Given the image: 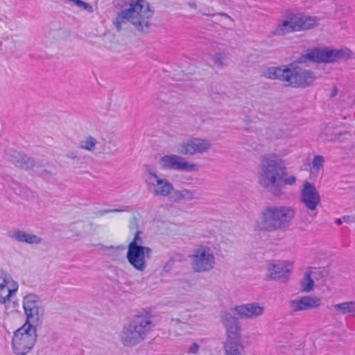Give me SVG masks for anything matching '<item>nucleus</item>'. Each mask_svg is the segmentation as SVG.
Here are the masks:
<instances>
[{
    "instance_id": "nucleus-15",
    "label": "nucleus",
    "mask_w": 355,
    "mask_h": 355,
    "mask_svg": "<svg viewBox=\"0 0 355 355\" xmlns=\"http://www.w3.org/2000/svg\"><path fill=\"white\" fill-rule=\"evenodd\" d=\"M152 249L141 245L126 258L128 263L137 270L143 272L146 269V258L150 259Z\"/></svg>"
},
{
    "instance_id": "nucleus-36",
    "label": "nucleus",
    "mask_w": 355,
    "mask_h": 355,
    "mask_svg": "<svg viewBox=\"0 0 355 355\" xmlns=\"http://www.w3.org/2000/svg\"><path fill=\"white\" fill-rule=\"evenodd\" d=\"M324 162V157L322 155H315L312 161V166L313 169L318 171L322 167V164Z\"/></svg>"
},
{
    "instance_id": "nucleus-9",
    "label": "nucleus",
    "mask_w": 355,
    "mask_h": 355,
    "mask_svg": "<svg viewBox=\"0 0 355 355\" xmlns=\"http://www.w3.org/2000/svg\"><path fill=\"white\" fill-rule=\"evenodd\" d=\"M346 56L349 57V53L342 49L314 47L307 49L305 53L297 58V62L302 63H332Z\"/></svg>"
},
{
    "instance_id": "nucleus-17",
    "label": "nucleus",
    "mask_w": 355,
    "mask_h": 355,
    "mask_svg": "<svg viewBox=\"0 0 355 355\" xmlns=\"http://www.w3.org/2000/svg\"><path fill=\"white\" fill-rule=\"evenodd\" d=\"M6 156L8 160L23 170L28 171L35 166V159L27 156L25 153L19 152L14 149L7 150Z\"/></svg>"
},
{
    "instance_id": "nucleus-30",
    "label": "nucleus",
    "mask_w": 355,
    "mask_h": 355,
    "mask_svg": "<svg viewBox=\"0 0 355 355\" xmlns=\"http://www.w3.org/2000/svg\"><path fill=\"white\" fill-rule=\"evenodd\" d=\"M314 282L311 279V272H306L301 282V287L303 291L309 292L313 290Z\"/></svg>"
},
{
    "instance_id": "nucleus-5",
    "label": "nucleus",
    "mask_w": 355,
    "mask_h": 355,
    "mask_svg": "<svg viewBox=\"0 0 355 355\" xmlns=\"http://www.w3.org/2000/svg\"><path fill=\"white\" fill-rule=\"evenodd\" d=\"M236 318L227 311L220 313V320L225 329L227 339L224 344L226 355H243L241 344V327Z\"/></svg>"
},
{
    "instance_id": "nucleus-19",
    "label": "nucleus",
    "mask_w": 355,
    "mask_h": 355,
    "mask_svg": "<svg viewBox=\"0 0 355 355\" xmlns=\"http://www.w3.org/2000/svg\"><path fill=\"white\" fill-rule=\"evenodd\" d=\"M320 201L319 193L315 186L306 181L301 192V202L310 210H315Z\"/></svg>"
},
{
    "instance_id": "nucleus-22",
    "label": "nucleus",
    "mask_w": 355,
    "mask_h": 355,
    "mask_svg": "<svg viewBox=\"0 0 355 355\" xmlns=\"http://www.w3.org/2000/svg\"><path fill=\"white\" fill-rule=\"evenodd\" d=\"M294 19L297 31L311 29L318 25V18L316 17L297 14L294 15Z\"/></svg>"
},
{
    "instance_id": "nucleus-7",
    "label": "nucleus",
    "mask_w": 355,
    "mask_h": 355,
    "mask_svg": "<svg viewBox=\"0 0 355 355\" xmlns=\"http://www.w3.org/2000/svg\"><path fill=\"white\" fill-rule=\"evenodd\" d=\"M37 327L24 324L17 329L12 338V349L15 355H26L37 341Z\"/></svg>"
},
{
    "instance_id": "nucleus-11",
    "label": "nucleus",
    "mask_w": 355,
    "mask_h": 355,
    "mask_svg": "<svg viewBox=\"0 0 355 355\" xmlns=\"http://www.w3.org/2000/svg\"><path fill=\"white\" fill-rule=\"evenodd\" d=\"M191 266L195 272H207L214 268L215 257L210 248L201 245L193 251Z\"/></svg>"
},
{
    "instance_id": "nucleus-48",
    "label": "nucleus",
    "mask_w": 355,
    "mask_h": 355,
    "mask_svg": "<svg viewBox=\"0 0 355 355\" xmlns=\"http://www.w3.org/2000/svg\"><path fill=\"white\" fill-rule=\"evenodd\" d=\"M44 172L49 173V171H47V170H44Z\"/></svg>"
},
{
    "instance_id": "nucleus-39",
    "label": "nucleus",
    "mask_w": 355,
    "mask_h": 355,
    "mask_svg": "<svg viewBox=\"0 0 355 355\" xmlns=\"http://www.w3.org/2000/svg\"><path fill=\"white\" fill-rule=\"evenodd\" d=\"M199 349V345L193 343L189 347V352L192 354H196Z\"/></svg>"
},
{
    "instance_id": "nucleus-18",
    "label": "nucleus",
    "mask_w": 355,
    "mask_h": 355,
    "mask_svg": "<svg viewBox=\"0 0 355 355\" xmlns=\"http://www.w3.org/2000/svg\"><path fill=\"white\" fill-rule=\"evenodd\" d=\"M232 310L240 319H252L263 315L264 306L259 305L257 302H252L236 306Z\"/></svg>"
},
{
    "instance_id": "nucleus-1",
    "label": "nucleus",
    "mask_w": 355,
    "mask_h": 355,
    "mask_svg": "<svg viewBox=\"0 0 355 355\" xmlns=\"http://www.w3.org/2000/svg\"><path fill=\"white\" fill-rule=\"evenodd\" d=\"M153 318L151 313L146 309L133 315L122 327L119 334L121 343L125 347H132L147 339L155 327Z\"/></svg>"
},
{
    "instance_id": "nucleus-33",
    "label": "nucleus",
    "mask_w": 355,
    "mask_h": 355,
    "mask_svg": "<svg viewBox=\"0 0 355 355\" xmlns=\"http://www.w3.org/2000/svg\"><path fill=\"white\" fill-rule=\"evenodd\" d=\"M96 143L97 141L94 137L89 136L85 141H80V148L92 151L95 148Z\"/></svg>"
},
{
    "instance_id": "nucleus-25",
    "label": "nucleus",
    "mask_w": 355,
    "mask_h": 355,
    "mask_svg": "<svg viewBox=\"0 0 355 355\" xmlns=\"http://www.w3.org/2000/svg\"><path fill=\"white\" fill-rule=\"evenodd\" d=\"M294 17L290 21L284 20L282 24H279L272 31L274 35H284L286 33L296 31Z\"/></svg>"
},
{
    "instance_id": "nucleus-45",
    "label": "nucleus",
    "mask_w": 355,
    "mask_h": 355,
    "mask_svg": "<svg viewBox=\"0 0 355 355\" xmlns=\"http://www.w3.org/2000/svg\"><path fill=\"white\" fill-rule=\"evenodd\" d=\"M219 15L224 16L226 18L231 19L230 16H229L227 13L225 12H219L218 13Z\"/></svg>"
},
{
    "instance_id": "nucleus-3",
    "label": "nucleus",
    "mask_w": 355,
    "mask_h": 355,
    "mask_svg": "<svg viewBox=\"0 0 355 355\" xmlns=\"http://www.w3.org/2000/svg\"><path fill=\"white\" fill-rule=\"evenodd\" d=\"M295 215L289 206H267L262 209L257 222V230L272 232L287 228Z\"/></svg>"
},
{
    "instance_id": "nucleus-13",
    "label": "nucleus",
    "mask_w": 355,
    "mask_h": 355,
    "mask_svg": "<svg viewBox=\"0 0 355 355\" xmlns=\"http://www.w3.org/2000/svg\"><path fill=\"white\" fill-rule=\"evenodd\" d=\"M292 270V263L288 261H275L268 263L266 279L282 283L288 281Z\"/></svg>"
},
{
    "instance_id": "nucleus-31",
    "label": "nucleus",
    "mask_w": 355,
    "mask_h": 355,
    "mask_svg": "<svg viewBox=\"0 0 355 355\" xmlns=\"http://www.w3.org/2000/svg\"><path fill=\"white\" fill-rule=\"evenodd\" d=\"M12 282V288H6L8 290V294L5 296H3L1 294V292H0V304H4L7 302L10 301V297L17 292L18 288V284L17 282L13 281L12 279L10 280Z\"/></svg>"
},
{
    "instance_id": "nucleus-21",
    "label": "nucleus",
    "mask_w": 355,
    "mask_h": 355,
    "mask_svg": "<svg viewBox=\"0 0 355 355\" xmlns=\"http://www.w3.org/2000/svg\"><path fill=\"white\" fill-rule=\"evenodd\" d=\"M8 236L18 242L26 243L28 244H40L43 239L33 234H28L20 230H15L8 232Z\"/></svg>"
},
{
    "instance_id": "nucleus-46",
    "label": "nucleus",
    "mask_w": 355,
    "mask_h": 355,
    "mask_svg": "<svg viewBox=\"0 0 355 355\" xmlns=\"http://www.w3.org/2000/svg\"><path fill=\"white\" fill-rule=\"evenodd\" d=\"M110 211H111V213H118V212L122 211L123 210L119 209H110Z\"/></svg>"
},
{
    "instance_id": "nucleus-26",
    "label": "nucleus",
    "mask_w": 355,
    "mask_h": 355,
    "mask_svg": "<svg viewBox=\"0 0 355 355\" xmlns=\"http://www.w3.org/2000/svg\"><path fill=\"white\" fill-rule=\"evenodd\" d=\"M198 198L196 197V192L195 191H191L188 189L176 190L174 189L171 199L173 202H179L183 200L190 201L193 199Z\"/></svg>"
},
{
    "instance_id": "nucleus-27",
    "label": "nucleus",
    "mask_w": 355,
    "mask_h": 355,
    "mask_svg": "<svg viewBox=\"0 0 355 355\" xmlns=\"http://www.w3.org/2000/svg\"><path fill=\"white\" fill-rule=\"evenodd\" d=\"M296 182V178L294 175H291L286 178V175H283V178L280 179L276 187L272 190V194L275 196L279 197L282 195V190L286 185H292Z\"/></svg>"
},
{
    "instance_id": "nucleus-44",
    "label": "nucleus",
    "mask_w": 355,
    "mask_h": 355,
    "mask_svg": "<svg viewBox=\"0 0 355 355\" xmlns=\"http://www.w3.org/2000/svg\"><path fill=\"white\" fill-rule=\"evenodd\" d=\"M343 223H344L343 221V217L340 218H337L336 220V223L338 225H340L343 224Z\"/></svg>"
},
{
    "instance_id": "nucleus-41",
    "label": "nucleus",
    "mask_w": 355,
    "mask_h": 355,
    "mask_svg": "<svg viewBox=\"0 0 355 355\" xmlns=\"http://www.w3.org/2000/svg\"><path fill=\"white\" fill-rule=\"evenodd\" d=\"M145 167H146V171H147V173L148 174V179H150V173H155L153 171L151 166H150V165H145Z\"/></svg>"
},
{
    "instance_id": "nucleus-40",
    "label": "nucleus",
    "mask_w": 355,
    "mask_h": 355,
    "mask_svg": "<svg viewBox=\"0 0 355 355\" xmlns=\"http://www.w3.org/2000/svg\"><path fill=\"white\" fill-rule=\"evenodd\" d=\"M65 157L69 159H77L78 158V152L77 151H70L65 155Z\"/></svg>"
},
{
    "instance_id": "nucleus-29",
    "label": "nucleus",
    "mask_w": 355,
    "mask_h": 355,
    "mask_svg": "<svg viewBox=\"0 0 355 355\" xmlns=\"http://www.w3.org/2000/svg\"><path fill=\"white\" fill-rule=\"evenodd\" d=\"M209 95L214 101L218 103H220L221 101L225 100L227 97L225 92L220 91L213 85L210 87Z\"/></svg>"
},
{
    "instance_id": "nucleus-24",
    "label": "nucleus",
    "mask_w": 355,
    "mask_h": 355,
    "mask_svg": "<svg viewBox=\"0 0 355 355\" xmlns=\"http://www.w3.org/2000/svg\"><path fill=\"white\" fill-rule=\"evenodd\" d=\"M286 65L268 67L263 71V76L270 80H279L284 82Z\"/></svg>"
},
{
    "instance_id": "nucleus-32",
    "label": "nucleus",
    "mask_w": 355,
    "mask_h": 355,
    "mask_svg": "<svg viewBox=\"0 0 355 355\" xmlns=\"http://www.w3.org/2000/svg\"><path fill=\"white\" fill-rule=\"evenodd\" d=\"M10 280H12V277L8 272L3 268H0V292L7 288V285Z\"/></svg>"
},
{
    "instance_id": "nucleus-43",
    "label": "nucleus",
    "mask_w": 355,
    "mask_h": 355,
    "mask_svg": "<svg viewBox=\"0 0 355 355\" xmlns=\"http://www.w3.org/2000/svg\"><path fill=\"white\" fill-rule=\"evenodd\" d=\"M337 94H338V89L336 86H334V87L331 93V96L334 97V96H336Z\"/></svg>"
},
{
    "instance_id": "nucleus-28",
    "label": "nucleus",
    "mask_w": 355,
    "mask_h": 355,
    "mask_svg": "<svg viewBox=\"0 0 355 355\" xmlns=\"http://www.w3.org/2000/svg\"><path fill=\"white\" fill-rule=\"evenodd\" d=\"M333 306L336 311L341 314H355V302L353 301L335 304Z\"/></svg>"
},
{
    "instance_id": "nucleus-42",
    "label": "nucleus",
    "mask_w": 355,
    "mask_h": 355,
    "mask_svg": "<svg viewBox=\"0 0 355 355\" xmlns=\"http://www.w3.org/2000/svg\"><path fill=\"white\" fill-rule=\"evenodd\" d=\"M107 213H111V211L110 209H103V210H100L98 211V213L96 214V215L98 216H103L104 214H107Z\"/></svg>"
},
{
    "instance_id": "nucleus-10",
    "label": "nucleus",
    "mask_w": 355,
    "mask_h": 355,
    "mask_svg": "<svg viewBox=\"0 0 355 355\" xmlns=\"http://www.w3.org/2000/svg\"><path fill=\"white\" fill-rule=\"evenodd\" d=\"M22 304L26 318L24 324H33L34 327L41 324L44 310L42 307L40 297L35 293H28L24 297Z\"/></svg>"
},
{
    "instance_id": "nucleus-16",
    "label": "nucleus",
    "mask_w": 355,
    "mask_h": 355,
    "mask_svg": "<svg viewBox=\"0 0 355 355\" xmlns=\"http://www.w3.org/2000/svg\"><path fill=\"white\" fill-rule=\"evenodd\" d=\"M146 182L154 187L153 192L156 196L167 197L171 196L174 190L172 183L168 180L160 178L156 173H150V178L146 179Z\"/></svg>"
},
{
    "instance_id": "nucleus-2",
    "label": "nucleus",
    "mask_w": 355,
    "mask_h": 355,
    "mask_svg": "<svg viewBox=\"0 0 355 355\" xmlns=\"http://www.w3.org/2000/svg\"><path fill=\"white\" fill-rule=\"evenodd\" d=\"M153 10L146 0H132L128 8L119 12L114 21L118 32L122 29V24L126 21L132 24L141 32H146L150 26Z\"/></svg>"
},
{
    "instance_id": "nucleus-20",
    "label": "nucleus",
    "mask_w": 355,
    "mask_h": 355,
    "mask_svg": "<svg viewBox=\"0 0 355 355\" xmlns=\"http://www.w3.org/2000/svg\"><path fill=\"white\" fill-rule=\"evenodd\" d=\"M293 312L307 311L319 307L321 305L320 298L315 296H302L289 302Z\"/></svg>"
},
{
    "instance_id": "nucleus-38",
    "label": "nucleus",
    "mask_w": 355,
    "mask_h": 355,
    "mask_svg": "<svg viewBox=\"0 0 355 355\" xmlns=\"http://www.w3.org/2000/svg\"><path fill=\"white\" fill-rule=\"evenodd\" d=\"M343 219L344 223H352L355 222V215L353 216H343Z\"/></svg>"
},
{
    "instance_id": "nucleus-47",
    "label": "nucleus",
    "mask_w": 355,
    "mask_h": 355,
    "mask_svg": "<svg viewBox=\"0 0 355 355\" xmlns=\"http://www.w3.org/2000/svg\"><path fill=\"white\" fill-rule=\"evenodd\" d=\"M203 15H207V16H210V17H213L215 15V14L211 15V14H207V13H203Z\"/></svg>"
},
{
    "instance_id": "nucleus-8",
    "label": "nucleus",
    "mask_w": 355,
    "mask_h": 355,
    "mask_svg": "<svg viewBox=\"0 0 355 355\" xmlns=\"http://www.w3.org/2000/svg\"><path fill=\"white\" fill-rule=\"evenodd\" d=\"M297 58L286 67L284 82L293 88H306L311 86L317 78L314 71L298 65Z\"/></svg>"
},
{
    "instance_id": "nucleus-37",
    "label": "nucleus",
    "mask_w": 355,
    "mask_h": 355,
    "mask_svg": "<svg viewBox=\"0 0 355 355\" xmlns=\"http://www.w3.org/2000/svg\"><path fill=\"white\" fill-rule=\"evenodd\" d=\"M174 263V259H170L164 266L163 270L166 272H170L172 268L173 267Z\"/></svg>"
},
{
    "instance_id": "nucleus-14",
    "label": "nucleus",
    "mask_w": 355,
    "mask_h": 355,
    "mask_svg": "<svg viewBox=\"0 0 355 355\" xmlns=\"http://www.w3.org/2000/svg\"><path fill=\"white\" fill-rule=\"evenodd\" d=\"M160 163L164 168L192 172L196 171V164L184 160L177 155H166L161 157Z\"/></svg>"
},
{
    "instance_id": "nucleus-34",
    "label": "nucleus",
    "mask_w": 355,
    "mask_h": 355,
    "mask_svg": "<svg viewBox=\"0 0 355 355\" xmlns=\"http://www.w3.org/2000/svg\"><path fill=\"white\" fill-rule=\"evenodd\" d=\"M68 1L73 2L76 6H77L79 8H81L82 9L87 11L89 13H92L94 12V8L92 5L89 3H87L82 0H67Z\"/></svg>"
},
{
    "instance_id": "nucleus-6",
    "label": "nucleus",
    "mask_w": 355,
    "mask_h": 355,
    "mask_svg": "<svg viewBox=\"0 0 355 355\" xmlns=\"http://www.w3.org/2000/svg\"><path fill=\"white\" fill-rule=\"evenodd\" d=\"M236 318L227 311L220 313V320L225 329L227 339L224 344L226 355H243L241 344V327Z\"/></svg>"
},
{
    "instance_id": "nucleus-23",
    "label": "nucleus",
    "mask_w": 355,
    "mask_h": 355,
    "mask_svg": "<svg viewBox=\"0 0 355 355\" xmlns=\"http://www.w3.org/2000/svg\"><path fill=\"white\" fill-rule=\"evenodd\" d=\"M134 220L135 222H137V219L135 218H134ZM130 229L131 231L134 230L136 231L132 241L128 245L126 257L144 243V239L141 236V234H143V232L138 230V225L137 223H135V224H130Z\"/></svg>"
},
{
    "instance_id": "nucleus-12",
    "label": "nucleus",
    "mask_w": 355,
    "mask_h": 355,
    "mask_svg": "<svg viewBox=\"0 0 355 355\" xmlns=\"http://www.w3.org/2000/svg\"><path fill=\"white\" fill-rule=\"evenodd\" d=\"M211 146V142L207 139L192 137L176 145V152L182 155L193 156L204 154Z\"/></svg>"
},
{
    "instance_id": "nucleus-4",
    "label": "nucleus",
    "mask_w": 355,
    "mask_h": 355,
    "mask_svg": "<svg viewBox=\"0 0 355 355\" xmlns=\"http://www.w3.org/2000/svg\"><path fill=\"white\" fill-rule=\"evenodd\" d=\"M259 184L271 193L278 182L287 175V168L284 160L275 153L265 155L261 162Z\"/></svg>"
},
{
    "instance_id": "nucleus-35",
    "label": "nucleus",
    "mask_w": 355,
    "mask_h": 355,
    "mask_svg": "<svg viewBox=\"0 0 355 355\" xmlns=\"http://www.w3.org/2000/svg\"><path fill=\"white\" fill-rule=\"evenodd\" d=\"M226 55L224 53H217L213 55V62L218 67H223L225 65Z\"/></svg>"
}]
</instances>
